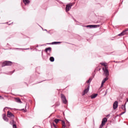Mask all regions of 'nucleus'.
Here are the masks:
<instances>
[{
  "instance_id": "f257e3e1",
  "label": "nucleus",
  "mask_w": 128,
  "mask_h": 128,
  "mask_svg": "<svg viewBox=\"0 0 128 128\" xmlns=\"http://www.w3.org/2000/svg\"><path fill=\"white\" fill-rule=\"evenodd\" d=\"M102 70L104 72L106 76H110V72H108V70L107 67L103 68Z\"/></svg>"
},
{
  "instance_id": "f03ea898",
  "label": "nucleus",
  "mask_w": 128,
  "mask_h": 128,
  "mask_svg": "<svg viewBox=\"0 0 128 128\" xmlns=\"http://www.w3.org/2000/svg\"><path fill=\"white\" fill-rule=\"evenodd\" d=\"M61 98L64 104H66L68 100H66V96H64V95L63 94H61Z\"/></svg>"
},
{
  "instance_id": "7ed1b4c3",
  "label": "nucleus",
  "mask_w": 128,
  "mask_h": 128,
  "mask_svg": "<svg viewBox=\"0 0 128 128\" xmlns=\"http://www.w3.org/2000/svg\"><path fill=\"white\" fill-rule=\"evenodd\" d=\"M72 4H68L66 6V12H69L70 8H72Z\"/></svg>"
},
{
  "instance_id": "20e7f679",
  "label": "nucleus",
  "mask_w": 128,
  "mask_h": 128,
  "mask_svg": "<svg viewBox=\"0 0 128 128\" xmlns=\"http://www.w3.org/2000/svg\"><path fill=\"white\" fill-rule=\"evenodd\" d=\"M12 62L6 61L2 64V66H12Z\"/></svg>"
},
{
  "instance_id": "39448f33",
  "label": "nucleus",
  "mask_w": 128,
  "mask_h": 128,
  "mask_svg": "<svg viewBox=\"0 0 128 128\" xmlns=\"http://www.w3.org/2000/svg\"><path fill=\"white\" fill-rule=\"evenodd\" d=\"M7 116L12 120H14V116L9 111L8 112Z\"/></svg>"
},
{
  "instance_id": "423d86ee",
  "label": "nucleus",
  "mask_w": 128,
  "mask_h": 128,
  "mask_svg": "<svg viewBox=\"0 0 128 128\" xmlns=\"http://www.w3.org/2000/svg\"><path fill=\"white\" fill-rule=\"evenodd\" d=\"M128 31V29H126L123 32H122L120 34H118L120 36H124V34H126V32Z\"/></svg>"
},
{
  "instance_id": "0eeeda50",
  "label": "nucleus",
  "mask_w": 128,
  "mask_h": 128,
  "mask_svg": "<svg viewBox=\"0 0 128 128\" xmlns=\"http://www.w3.org/2000/svg\"><path fill=\"white\" fill-rule=\"evenodd\" d=\"M118 101H116L113 104L114 110H116V108H118Z\"/></svg>"
},
{
  "instance_id": "6e6552de",
  "label": "nucleus",
  "mask_w": 128,
  "mask_h": 128,
  "mask_svg": "<svg viewBox=\"0 0 128 128\" xmlns=\"http://www.w3.org/2000/svg\"><path fill=\"white\" fill-rule=\"evenodd\" d=\"M99 26L98 25H88L86 26V28H98Z\"/></svg>"
},
{
  "instance_id": "1a4fd4ad",
  "label": "nucleus",
  "mask_w": 128,
  "mask_h": 128,
  "mask_svg": "<svg viewBox=\"0 0 128 128\" xmlns=\"http://www.w3.org/2000/svg\"><path fill=\"white\" fill-rule=\"evenodd\" d=\"M89 90H90V86H88V88L84 90L83 93L82 94V96H84L86 94H88Z\"/></svg>"
},
{
  "instance_id": "9d476101",
  "label": "nucleus",
  "mask_w": 128,
  "mask_h": 128,
  "mask_svg": "<svg viewBox=\"0 0 128 128\" xmlns=\"http://www.w3.org/2000/svg\"><path fill=\"white\" fill-rule=\"evenodd\" d=\"M108 122V119L106 118H104L102 119V126H104L106 124V122Z\"/></svg>"
},
{
  "instance_id": "9b49d317",
  "label": "nucleus",
  "mask_w": 128,
  "mask_h": 128,
  "mask_svg": "<svg viewBox=\"0 0 128 128\" xmlns=\"http://www.w3.org/2000/svg\"><path fill=\"white\" fill-rule=\"evenodd\" d=\"M108 80V77H106V78H104L102 82V84H101V87L104 86V82H106V80Z\"/></svg>"
},
{
  "instance_id": "f8f14e48",
  "label": "nucleus",
  "mask_w": 128,
  "mask_h": 128,
  "mask_svg": "<svg viewBox=\"0 0 128 128\" xmlns=\"http://www.w3.org/2000/svg\"><path fill=\"white\" fill-rule=\"evenodd\" d=\"M96 96H98V94H94L90 96V98H91L92 99V98H96Z\"/></svg>"
},
{
  "instance_id": "ddd939ff",
  "label": "nucleus",
  "mask_w": 128,
  "mask_h": 128,
  "mask_svg": "<svg viewBox=\"0 0 128 128\" xmlns=\"http://www.w3.org/2000/svg\"><path fill=\"white\" fill-rule=\"evenodd\" d=\"M100 64H101V66H104V68H106V66H108V63L106 62H100Z\"/></svg>"
},
{
  "instance_id": "4468645a",
  "label": "nucleus",
  "mask_w": 128,
  "mask_h": 128,
  "mask_svg": "<svg viewBox=\"0 0 128 128\" xmlns=\"http://www.w3.org/2000/svg\"><path fill=\"white\" fill-rule=\"evenodd\" d=\"M3 120L5 122H8V118L6 117V114H3Z\"/></svg>"
},
{
  "instance_id": "2eb2a0df",
  "label": "nucleus",
  "mask_w": 128,
  "mask_h": 128,
  "mask_svg": "<svg viewBox=\"0 0 128 128\" xmlns=\"http://www.w3.org/2000/svg\"><path fill=\"white\" fill-rule=\"evenodd\" d=\"M23 2L26 6V4H30V2L29 0H23Z\"/></svg>"
},
{
  "instance_id": "dca6fc26",
  "label": "nucleus",
  "mask_w": 128,
  "mask_h": 128,
  "mask_svg": "<svg viewBox=\"0 0 128 128\" xmlns=\"http://www.w3.org/2000/svg\"><path fill=\"white\" fill-rule=\"evenodd\" d=\"M62 128H66V122L64 120H62Z\"/></svg>"
},
{
  "instance_id": "f3484780",
  "label": "nucleus",
  "mask_w": 128,
  "mask_h": 128,
  "mask_svg": "<svg viewBox=\"0 0 128 128\" xmlns=\"http://www.w3.org/2000/svg\"><path fill=\"white\" fill-rule=\"evenodd\" d=\"M51 50H52V48H50V47L46 48L45 49L46 52H50Z\"/></svg>"
},
{
  "instance_id": "a211bd4d",
  "label": "nucleus",
  "mask_w": 128,
  "mask_h": 128,
  "mask_svg": "<svg viewBox=\"0 0 128 128\" xmlns=\"http://www.w3.org/2000/svg\"><path fill=\"white\" fill-rule=\"evenodd\" d=\"M16 100V102H18L19 104H22V101L20 100V99L18 98H15Z\"/></svg>"
},
{
  "instance_id": "6ab92c4d",
  "label": "nucleus",
  "mask_w": 128,
  "mask_h": 128,
  "mask_svg": "<svg viewBox=\"0 0 128 128\" xmlns=\"http://www.w3.org/2000/svg\"><path fill=\"white\" fill-rule=\"evenodd\" d=\"M62 44L60 42H54L51 43V44Z\"/></svg>"
},
{
  "instance_id": "aec40b11",
  "label": "nucleus",
  "mask_w": 128,
  "mask_h": 128,
  "mask_svg": "<svg viewBox=\"0 0 128 128\" xmlns=\"http://www.w3.org/2000/svg\"><path fill=\"white\" fill-rule=\"evenodd\" d=\"M50 62H54V58L52 56H51L50 58Z\"/></svg>"
},
{
  "instance_id": "412c9836",
  "label": "nucleus",
  "mask_w": 128,
  "mask_h": 128,
  "mask_svg": "<svg viewBox=\"0 0 128 128\" xmlns=\"http://www.w3.org/2000/svg\"><path fill=\"white\" fill-rule=\"evenodd\" d=\"M60 121V120H59V119L54 120V122H56V124H58V122Z\"/></svg>"
},
{
  "instance_id": "4be33fe9",
  "label": "nucleus",
  "mask_w": 128,
  "mask_h": 128,
  "mask_svg": "<svg viewBox=\"0 0 128 128\" xmlns=\"http://www.w3.org/2000/svg\"><path fill=\"white\" fill-rule=\"evenodd\" d=\"M122 108L123 110H126V105H122Z\"/></svg>"
},
{
  "instance_id": "5701e85b",
  "label": "nucleus",
  "mask_w": 128,
  "mask_h": 128,
  "mask_svg": "<svg viewBox=\"0 0 128 128\" xmlns=\"http://www.w3.org/2000/svg\"><path fill=\"white\" fill-rule=\"evenodd\" d=\"M92 78H90L89 80L87 81V83L90 84V82H92Z\"/></svg>"
},
{
  "instance_id": "b1692460",
  "label": "nucleus",
  "mask_w": 128,
  "mask_h": 128,
  "mask_svg": "<svg viewBox=\"0 0 128 128\" xmlns=\"http://www.w3.org/2000/svg\"><path fill=\"white\" fill-rule=\"evenodd\" d=\"M12 128H16V124H14L12 126Z\"/></svg>"
},
{
  "instance_id": "393cba45",
  "label": "nucleus",
  "mask_w": 128,
  "mask_h": 128,
  "mask_svg": "<svg viewBox=\"0 0 128 128\" xmlns=\"http://www.w3.org/2000/svg\"><path fill=\"white\" fill-rule=\"evenodd\" d=\"M66 124H68V126H70V122H68V121H67Z\"/></svg>"
},
{
  "instance_id": "a878e982",
  "label": "nucleus",
  "mask_w": 128,
  "mask_h": 128,
  "mask_svg": "<svg viewBox=\"0 0 128 128\" xmlns=\"http://www.w3.org/2000/svg\"><path fill=\"white\" fill-rule=\"evenodd\" d=\"M14 120H12V122H10V124H14Z\"/></svg>"
},
{
  "instance_id": "bb28decb",
  "label": "nucleus",
  "mask_w": 128,
  "mask_h": 128,
  "mask_svg": "<svg viewBox=\"0 0 128 128\" xmlns=\"http://www.w3.org/2000/svg\"><path fill=\"white\" fill-rule=\"evenodd\" d=\"M126 114V110H124V112H122L121 113V114Z\"/></svg>"
},
{
  "instance_id": "cd10ccee",
  "label": "nucleus",
  "mask_w": 128,
  "mask_h": 128,
  "mask_svg": "<svg viewBox=\"0 0 128 128\" xmlns=\"http://www.w3.org/2000/svg\"><path fill=\"white\" fill-rule=\"evenodd\" d=\"M104 125H102V124H101V125L100 126V128H102V126H104Z\"/></svg>"
},
{
  "instance_id": "c85d7f7f",
  "label": "nucleus",
  "mask_w": 128,
  "mask_h": 128,
  "mask_svg": "<svg viewBox=\"0 0 128 128\" xmlns=\"http://www.w3.org/2000/svg\"><path fill=\"white\" fill-rule=\"evenodd\" d=\"M0 100H4V98L0 96Z\"/></svg>"
},
{
  "instance_id": "c756f323",
  "label": "nucleus",
  "mask_w": 128,
  "mask_h": 128,
  "mask_svg": "<svg viewBox=\"0 0 128 128\" xmlns=\"http://www.w3.org/2000/svg\"><path fill=\"white\" fill-rule=\"evenodd\" d=\"M106 116V118L110 116V114L107 115Z\"/></svg>"
},
{
  "instance_id": "7c9ffc66",
  "label": "nucleus",
  "mask_w": 128,
  "mask_h": 128,
  "mask_svg": "<svg viewBox=\"0 0 128 128\" xmlns=\"http://www.w3.org/2000/svg\"><path fill=\"white\" fill-rule=\"evenodd\" d=\"M54 128H56V124H54Z\"/></svg>"
},
{
  "instance_id": "2f4dec72",
  "label": "nucleus",
  "mask_w": 128,
  "mask_h": 128,
  "mask_svg": "<svg viewBox=\"0 0 128 128\" xmlns=\"http://www.w3.org/2000/svg\"><path fill=\"white\" fill-rule=\"evenodd\" d=\"M24 50H30V48H25V49H24Z\"/></svg>"
},
{
  "instance_id": "473e14b6",
  "label": "nucleus",
  "mask_w": 128,
  "mask_h": 128,
  "mask_svg": "<svg viewBox=\"0 0 128 128\" xmlns=\"http://www.w3.org/2000/svg\"><path fill=\"white\" fill-rule=\"evenodd\" d=\"M107 93H108V92H106L105 94H106Z\"/></svg>"
},
{
  "instance_id": "72a5a7b5",
  "label": "nucleus",
  "mask_w": 128,
  "mask_h": 128,
  "mask_svg": "<svg viewBox=\"0 0 128 128\" xmlns=\"http://www.w3.org/2000/svg\"><path fill=\"white\" fill-rule=\"evenodd\" d=\"M46 30V32H48V30Z\"/></svg>"
},
{
  "instance_id": "f704fd0d",
  "label": "nucleus",
  "mask_w": 128,
  "mask_h": 128,
  "mask_svg": "<svg viewBox=\"0 0 128 128\" xmlns=\"http://www.w3.org/2000/svg\"><path fill=\"white\" fill-rule=\"evenodd\" d=\"M4 108V110H6V108Z\"/></svg>"
},
{
  "instance_id": "c9c22d12",
  "label": "nucleus",
  "mask_w": 128,
  "mask_h": 128,
  "mask_svg": "<svg viewBox=\"0 0 128 128\" xmlns=\"http://www.w3.org/2000/svg\"><path fill=\"white\" fill-rule=\"evenodd\" d=\"M16 50H18V48H16Z\"/></svg>"
}]
</instances>
